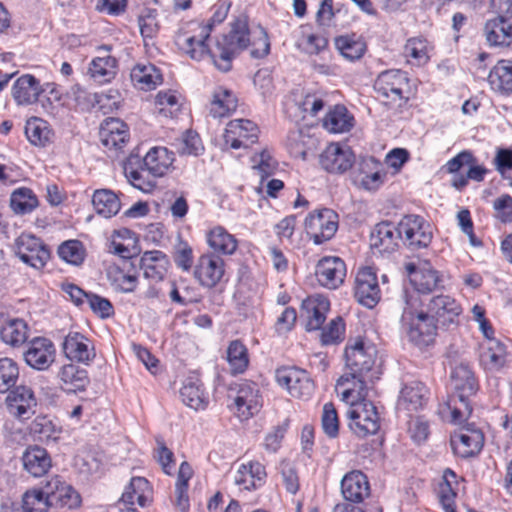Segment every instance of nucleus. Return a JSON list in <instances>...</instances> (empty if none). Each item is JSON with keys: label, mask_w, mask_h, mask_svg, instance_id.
<instances>
[{"label": "nucleus", "mask_w": 512, "mask_h": 512, "mask_svg": "<svg viewBox=\"0 0 512 512\" xmlns=\"http://www.w3.org/2000/svg\"><path fill=\"white\" fill-rule=\"evenodd\" d=\"M174 153L166 147H152L144 157L131 153L123 164L129 183L144 193H151L157 187V178L173 169Z\"/></svg>", "instance_id": "nucleus-1"}, {"label": "nucleus", "mask_w": 512, "mask_h": 512, "mask_svg": "<svg viewBox=\"0 0 512 512\" xmlns=\"http://www.w3.org/2000/svg\"><path fill=\"white\" fill-rule=\"evenodd\" d=\"M231 4L220 1L214 5L213 15L206 24L199 21H190L178 29L174 41L179 50L191 59L200 61L208 52L207 40L216 24L222 23L229 12Z\"/></svg>", "instance_id": "nucleus-2"}, {"label": "nucleus", "mask_w": 512, "mask_h": 512, "mask_svg": "<svg viewBox=\"0 0 512 512\" xmlns=\"http://www.w3.org/2000/svg\"><path fill=\"white\" fill-rule=\"evenodd\" d=\"M401 301L403 305L401 324L407 328L409 340L419 347L432 344L439 324L427 309H423L424 300L415 293L403 290Z\"/></svg>", "instance_id": "nucleus-3"}, {"label": "nucleus", "mask_w": 512, "mask_h": 512, "mask_svg": "<svg viewBox=\"0 0 512 512\" xmlns=\"http://www.w3.org/2000/svg\"><path fill=\"white\" fill-rule=\"evenodd\" d=\"M346 367L349 373L342 375L337 381V387L343 386L350 380H356L360 392L367 389V382H372L376 372L377 349L372 343L361 338L349 340L344 352Z\"/></svg>", "instance_id": "nucleus-4"}, {"label": "nucleus", "mask_w": 512, "mask_h": 512, "mask_svg": "<svg viewBox=\"0 0 512 512\" xmlns=\"http://www.w3.org/2000/svg\"><path fill=\"white\" fill-rule=\"evenodd\" d=\"M249 32L245 22L236 21L232 24L228 34L217 39L215 49H209L208 55L216 68L221 72H228L232 68V60L236 54L249 45Z\"/></svg>", "instance_id": "nucleus-5"}, {"label": "nucleus", "mask_w": 512, "mask_h": 512, "mask_svg": "<svg viewBox=\"0 0 512 512\" xmlns=\"http://www.w3.org/2000/svg\"><path fill=\"white\" fill-rule=\"evenodd\" d=\"M374 89L384 105L399 109L409 100V79L401 70H387L375 80Z\"/></svg>", "instance_id": "nucleus-6"}, {"label": "nucleus", "mask_w": 512, "mask_h": 512, "mask_svg": "<svg viewBox=\"0 0 512 512\" xmlns=\"http://www.w3.org/2000/svg\"><path fill=\"white\" fill-rule=\"evenodd\" d=\"M348 427L358 438L376 434L380 418L375 405L366 400L354 403L347 411Z\"/></svg>", "instance_id": "nucleus-7"}, {"label": "nucleus", "mask_w": 512, "mask_h": 512, "mask_svg": "<svg viewBox=\"0 0 512 512\" xmlns=\"http://www.w3.org/2000/svg\"><path fill=\"white\" fill-rule=\"evenodd\" d=\"M15 255L26 265L41 270L50 259L48 246L30 233H21L14 241Z\"/></svg>", "instance_id": "nucleus-8"}, {"label": "nucleus", "mask_w": 512, "mask_h": 512, "mask_svg": "<svg viewBox=\"0 0 512 512\" xmlns=\"http://www.w3.org/2000/svg\"><path fill=\"white\" fill-rule=\"evenodd\" d=\"M424 306L440 327L452 330L460 324L463 308L453 296L442 293L434 295L427 302L424 301Z\"/></svg>", "instance_id": "nucleus-9"}, {"label": "nucleus", "mask_w": 512, "mask_h": 512, "mask_svg": "<svg viewBox=\"0 0 512 512\" xmlns=\"http://www.w3.org/2000/svg\"><path fill=\"white\" fill-rule=\"evenodd\" d=\"M399 233L404 245L414 251L427 248L433 238L432 227L422 216L406 215L399 222Z\"/></svg>", "instance_id": "nucleus-10"}, {"label": "nucleus", "mask_w": 512, "mask_h": 512, "mask_svg": "<svg viewBox=\"0 0 512 512\" xmlns=\"http://www.w3.org/2000/svg\"><path fill=\"white\" fill-rule=\"evenodd\" d=\"M305 229L314 244H323L335 235L338 229V215L328 208L315 210L306 217Z\"/></svg>", "instance_id": "nucleus-11"}, {"label": "nucleus", "mask_w": 512, "mask_h": 512, "mask_svg": "<svg viewBox=\"0 0 512 512\" xmlns=\"http://www.w3.org/2000/svg\"><path fill=\"white\" fill-rule=\"evenodd\" d=\"M275 378L294 398L309 399L313 394L314 383L304 369L295 366L281 367L276 370Z\"/></svg>", "instance_id": "nucleus-12"}, {"label": "nucleus", "mask_w": 512, "mask_h": 512, "mask_svg": "<svg viewBox=\"0 0 512 512\" xmlns=\"http://www.w3.org/2000/svg\"><path fill=\"white\" fill-rule=\"evenodd\" d=\"M406 270L415 289L413 293L418 296L429 295L445 287L443 274L434 269L428 261H424L419 266L408 263Z\"/></svg>", "instance_id": "nucleus-13"}, {"label": "nucleus", "mask_w": 512, "mask_h": 512, "mask_svg": "<svg viewBox=\"0 0 512 512\" xmlns=\"http://www.w3.org/2000/svg\"><path fill=\"white\" fill-rule=\"evenodd\" d=\"M225 275V261L215 253H204L193 269V277L200 286L207 289L216 287Z\"/></svg>", "instance_id": "nucleus-14"}, {"label": "nucleus", "mask_w": 512, "mask_h": 512, "mask_svg": "<svg viewBox=\"0 0 512 512\" xmlns=\"http://www.w3.org/2000/svg\"><path fill=\"white\" fill-rule=\"evenodd\" d=\"M56 357L54 343L45 337H35L27 343L23 352L25 363L34 370L46 371Z\"/></svg>", "instance_id": "nucleus-15"}, {"label": "nucleus", "mask_w": 512, "mask_h": 512, "mask_svg": "<svg viewBox=\"0 0 512 512\" xmlns=\"http://www.w3.org/2000/svg\"><path fill=\"white\" fill-rule=\"evenodd\" d=\"M223 137L232 149L248 148L257 142L259 128L251 120L234 119L227 124Z\"/></svg>", "instance_id": "nucleus-16"}, {"label": "nucleus", "mask_w": 512, "mask_h": 512, "mask_svg": "<svg viewBox=\"0 0 512 512\" xmlns=\"http://www.w3.org/2000/svg\"><path fill=\"white\" fill-rule=\"evenodd\" d=\"M44 493L51 507L73 509L81 503L79 493L57 475L44 484Z\"/></svg>", "instance_id": "nucleus-17"}, {"label": "nucleus", "mask_w": 512, "mask_h": 512, "mask_svg": "<svg viewBox=\"0 0 512 512\" xmlns=\"http://www.w3.org/2000/svg\"><path fill=\"white\" fill-rule=\"evenodd\" d=\"M354 296L356 300L367 308H373L381 298L376 273L371 267L360 269L356 275Z\"/></svg>", "instance_id": "nucleus-18"}, {"label": "nucleus", "mask_w": 512, "mask_h": 512, "mask_svg": "<svg viewBox=\"0 0 512 512\" xmlns=\"http://www.w3.org/2000/svg\"><path fill=\"white\" fill-rule=\"evenodd\" d=\"M318 283L328 289H337L346 277V264L337 256L322 257L315 269Z\"/></svg>", "instance_id": "nucleus-19"}, {"label": "nucleus", "mask_w": 512, "mask_h": 512, "mask_svg": "<svg viewBox=\"0 0 512 512\" xmlns=\"http://www.w3.org/2000/svg\"><path fill=\"white\" fill-rule=\"evenodd\" d=\"M6 404L11 415L19 420H26L35 414L37 400L30 387L20 385L9 391Z\"/></svg>", "instance_id": "nucleus-20"}, {"label": "nucleus", "mask_w": 512, "mask_h": 512, "mask_svg": "<svg viewBox=\"0 0 512 512\" xmlns=\"http://www.w3.org/2000/svg\"><path fill=\"white\" fill-rule=\"evenodd\" d=\"M453 452L461 458H470L477 455L484 445V434L480 429L464 427L450 440Z\"/></svg>", "instance_id": "nucleus-21"}, {"label": "nucleus", "mask_w": 512, "mask_h": 512, "mask_svg": "<svg viewBox=\"0 0 512 512\" xmlns=\"http://www.w3.org/2000/svg\"><path fill=\"white\" fill-rule=\"evenodd\" d=\"M355 162V156L349 147L338 144L329 145L320 156L321 166L330 173H343Z\"/></svg>", "instance_id": "nucleus-22"}, {"label": "nucleus", "mask_w": 512, "mask_h": 512, "mask_svg": "<svg viewBox=\"0 0 512 512\" xmlns=\"http://www.w3.org/2000/svg\"><path fill=\"white\" fill-rule=\"evenodd\" d=\"M341 493L348 502H363L370 495L367 476L359 470L348 472L341 480Z\"/></svg>", "instance_id": "nucleus-23"}, {"label": "nucleus", "mask_w": 512, "mask_h": 512, "mask_svg": "<svg viewBox=\"0 0 512 512\" xmlns=\"http://www.w3.org/2000/svg\"><path fill=\"white\" fill-rule=\"evenodd\" d=\"M399 240H401L399 225L395 227L388 221L376 224L370 234V246L380 253L395 251Z\"/></svg>", "instance_id": "nucleus-24"}, {"label": "nucleus", "mask_w": 512, "mask_h": 512, "mask_svg": "<svg viewBox=\"0 0 512 512\" xmlns=\"http://www.w3.org/2000/svg\"><path fill=\"white\" fill-rule=\"evenodd\" d=\"M99 135L105 147L120 150L129 139V129L122 120L107 118L100 126Z\"/></svg>", "instance_id": "nucleus-25"}, {"label": "nucleus", "mask_w": 512, "mask_h": 512, "mask_svg": "<svg viewBox=\"0 0 512 512\" xmlns=\"http://www.w3.org/2000/svg\"><path fill=\"white\" fill-rule=\"evenodd\" d=\"M301 308L307 319L306 330L315 331L320 329L325 322L330 302L325 296L318 294L303 300Z\"/></svg>", "instance_id": "nucleus-26"}, {"label": "nucleus", "mask_w": 512, "mask_h": 512, "mask_svg": "<svg viewBox=\"0 0 512 512\" xmlns=\"http://www.w3.org/2000/svg\"><path fill=\"white\" fill-rule=\"evenodd\" d=\"M169 265L168 256L159 250L146 251L139 260L144 277L156 283L165 278Z\"/></svg>", "instance_id": "nucleus-27"}, {"label": "nucleus", "mask_w": 512, "mask_h": 512, "mask_svg": "<svg viewBox=\"0 0 512 512\" xmlns=\"http://www.w3.org/2000/svg\"><path fill=\"white\" fill-rule=\"evenodd\" d=\"M484 35L490 46L509 47L512 44V23L510 18L496 16L486 21Z\"/></svg>", "instance_id": "nucleus-28"}, {"label": "nucleus", "mask_w": 512, "mask_h": 512, "mask_svg": "<svg viewBox=\"0 0 512 512\" xmlns=\"http://www.w3.org/2000/svg\"><path fill=\"white\" fill-rule=\"evenodd\" d=\"M44 92L39 80L30 74L19 77L12 86V97L17 105H31Z\"/></svg>", "instance_id": "nucleus-29"}, {"label": "nucleus", "mask_w": 512, "mask_h": 512, "mask_svg": "<svg viewBox=\"0 0 512 512\" xmlns=\"http://www.w3.org/2000/svg\"><path fill=\"white\" fill-rule=\"evenodd\" d=\"M427 400V387L422 382L414 380L403 386L398 406L408 412H416L425 406Z\"/></svg>", "instance_id": "nucleus-30"}, {"label": "nucleus", "mask_w": 512, "mask_h": 512, "mask_svg": "<svg viewBox=\"0 0 512 512\" xmlns=\"http://www.w3.org/2000/svg\"><path fill=\"white\" fill-rule=\"evenodd\" d=\"M239 416L249 418L259 410V390L253 382L245 381L239 384L237 395L234 399Z\"/></svg>", "instance_id": "nucleus-31"}, {"label": "nucleus", "mask_w": 512, "mask_h": 512, "mask_svg": "<svg viewBox=\"0 0 512 512\" xmlns=\"http://www.w3.org/2000/svg\"><path fill=\"white\" fill-rule=\"evenodd\" d=\"M208 246L212 251L221 256H231L238 248V240L230 234L223 226L217 225L211 228L206 234Z\"/></svg>", "instance_id": "nucleus-32"}, {"label": "nucleus", "mask_w": 512, "mask_h": 512, "mask_svg": "<svg viewBox=\"0 0 512 512\" xmlns=\"http://www.w3.org/2000/svg\"><path fill=\"white\" fill-rule=\"evenodd\" d=\"M63 351L71 359L88 363L95 357L94 348L89 346V340L78 332H70L63 342Z\"/></svg>", "instance_id": "nucleus-33"}, {"label": "nucleus", "mask_w": 512, "mask_h": 512, "mask_svg": "<svg viewBox=\"0 0 512 512\" xmlns=\"http://www.w3.org/2000/svg\"><path fill=\"white\" fill-rule=\"evenodd\" d=\"M24 469L33 477L45 475L51 468V457L43 447L29 446L22 456Z\"/></svg>", "instance_id": "nucleus-34"}, {"label": "nucleus", "mask_w": 512, "mask_h": 512, "mask_svg": "<svg viewBox=\"0 0 512 512\" xmlns=\"http://www.w3.org/2000/svg\"><path fill=\"white\" fill-rule=\"evenodd\" d=\"M180 396L186 406L196 411L204 410L209 402V398L203 388V384L197 376H190L186 378L182 388L180 389Z\"/></svg>", "instance_id": "nucleus-35"}, {"label": "nucleus", "mask_w": 512, "mask_h": 512, "mask_svg": "<svg viewBox=\"0 0 512 512\" xmlns=\"http://www.w3.org/2000/svg\"><path fill=\"white\" fill-rule=\"evenodd\" d=\"M59 378L61 388L68 393L85 391L90 383L87 371L74 364L64 365L59 372Z\"/></svg>", "instance_id": "nucleus-36"}, {"label": "nucleus", "mask_w": 512, "mask_h": 512, "mask_svg": "<svg viewBox=\"0 0 512 512\" xmlns=\"http://www.w3.org/2000/svg\"><path fill=\"white\" fill-rule=\"evenodd\" d=\"M491 88L502 94H512V61L500 60L488 75Z\"/></svg>", "instance_id": "nucleus-37"}, {"label": "nucleus", "mask_w": 512, "mask_h": 512, "mask_svg": "<svg viewBox=\"0 0 512 512\" xmlns=\"http://www.w3.org/2000/svg\"><path fill=\"white\" fill-rule=\"evenodd\" d=\"M451 380L457 396L467 397L474 395L478 384L470 366L465 363L456 365L451 372Z\"/></svg>", "instance_id": "nucleus-38"}, {"label": "nucleus", "mask_w": 512, "mask_h": 512, "mask_svg": "<svg viewBox=\"0 0 512 512\" xmlns=\"http://www.w3.org/2000/svg\"><path fill=\"white\" fill-rule=\"evenodd\" d=\"M150 492V484L146 478L133 477L125 488L120 502L126 507H133L136 499L140 507H145L149 502Z\"/></svg>", "instance_id": "nucleus-39"}, {"label": "nucleus", "mask_w": 512, "mask_h": 512, "mask_svg": "<svg viewBox=\"0 0 512 512\" xmlns=\"http://www.w3.org/2000/svg\"><path fill=\"white\" fill-rule=\"evenodd\" d=\"M29 327L27 323L20 318H14L6 321L0 328L1 340L12 347L23 345L28 339Z\"/></svg>", "instance_id": "nucleus-40"}, {"label": "nucleus", "mask_w": 512, "mask_h": 512, "mask_svg": "<svg viewBox=\"0 0 512 512\" xmlns=\"http://www.w3.org/2000/svg\"><path fill=\"white\" fill-rule=\"evenodd\" d=\"M133 84L141 90H152L162 82V75L152 64H137L131 70Z\"/></svg>", "instance_id": "nucleus-41"}, {"label": "nucleus", "mask_w": 512, "mask_h": 512, "mask_svg": "<svg viewBox=\"0 0 512 512\" xmlns=\"http://www.w3.org/2000/svg\"><path fill=\"white\" fill-rule=\"evenodd\" d=\"M92 204L96 213L104 218L115 216L121 208L118 196L108 189L96 190L92 197Z\"/></svg>", "instance_id": "nucleus-42"}, {"label": "nucleus", "mask_w": 512, "mask_h": 512, "mask_svg": "<svg viewBox=\"0 0 512 512\" xmlns=\"http://www.w3.org/2000/svg\"><path fill=\"white\" fill-rule=\"evenodd\" d=\"M380 163L374 157L364 158L358 163L361 185L367 190H376L383 183L386 173L378 169Z\"/></svg>", "instance_id": "nucleus-43"}, {"label": "nucleus", "mask_w": 512, "mask_h": 512, "mask_svg": "<svg viewBox=\"0 0 512 512\" xmlns=\"http://www.w3.org/2000/svg\"><path fill=\"white\" fill-rule=\"evenodd\" d=\"M481 361L491 371H499L507 361V351L504 343L498 339H489L481 354Z\"/></svg>", "instance_id": "nucleus-44"}, {"label": "nucleus", "mask_w": 512, "mask_h": 512, "mask_svg": "<svg viewBox=\"0 0 512 512\" xmlns=\"http://www.w3.org/2000/svg\"><path fill=\"white\" fill-rule=\"evenodd\" d=\"M236 107L237 99L230 90L224 87L214 90L210 103V114L214 118L225 117L235 111Z\"/></svg>", "instance_id": "nucleus-45"}, {"label": "nucleus", "mask_w": 512, "mask_h": 512, "mask_svg": "<svg viewBox=\"0 0 512 512\" xmlns=\"http://www.w3.org/2000/svg\"><path fill=\"white\" fill-rule=\"evenodd\" d=\"M352 117L342 105H336L323 119V127L331 133H343L352 127Z\"/></svg>", "instance_id": "nucleus-46"}, {"label": "nucleus", "mask_w": 512, "mask_h": 512, "mask_svg": "<svg viewBox=\"0 0 512 512\" xmlns=\"http://www.w3.org/2000/svg\"><path fill=\"white\" fill-rule=\"evenodd\" d=\"M297 47L306 54L319 55L327 49L328 40L321 34L308 32V27L302 26Z\"/></svg>", "instance_id": "nucleus-47"}, {"label": "nucleus", "mask_w": 512, "mask_h": 512, "mask_svg": "<svg viewBox=\"0 0 512 512\" xmlns=\"http://www.w3.org/2000/svg\"><path fill=\"white\" fill-rule=\"evenodd\" d=\"M30 433L41 442H55L60 429L45 415L37 416L30 424Z\"/></svg>", "instance_id": "nucleus-48"}, {"label": "nucleus", "mask_w": 512, "mask_h": 512, "mask_svg": "<svg viewBox=\"0 0 512 512\" xmlns=\"http://www.w3.org/2000/svg\"><path fill=\"white\" fill-rule=\"evenodd\" d=\"M25 134L31 144L40 147H45L50 143L53 135L51 129L47 125V122L38 118L27 121Z\"/></svg>", "instance_id": "nucleus-49"}, {"label": "nucleus", "mask_w": 512, "mask_h": 512, "mask_svg": "<svg viewBox=\"0 0 512 512\" xmlns=\"http://www.w3.org/2000/svg\"><path fill=\"white\" fill-rule=\"evenodd\" d=\"M335 46L348 60L360 59L366 50V44L355 35H342L335 38Z\"/></svg>", "instance_id": "nucleus-50"}, {"label": "nucleus", "mask_w": 512, "mask_h": 512, "mask_svg": "<svg viewBox=\"0 0 512 512\" xmlns=\"http://www.w3.org/2000/svg\"><path fill=\"white\" fill-rule=\"evenodd\" d=\"M117 61L112 56L97 57L92 60L89 72L100 83L109 82L116 74Z\"/></svg>", "instance_id": "nucleus-51"}, {"label": "nucleus", "mask_w": 512, "mask_h": 512, "mask_svg": "<svg viewBox=\"0 0 512 512\" xmlns=\"http://www.w3.org/2000/svg\"><path fill=\"white\" fill-rule=\"evenodd\" d=\"M227 360L232 373H243L249 364L246 346L239 340L232 341L227 349Z\"/></svg>", "instance_id": "nucleus-52"}, {"label": "nucleus", "mask_w": 512, "mask_h": 512, "mask_svg": "<svg viewBox=\"0 0 512 512\" xmlns=\"http://www.w3.org/2000/svg\"><path fill=\"white\" fill-rule=\"evenodd\" d=\"M38 200L32 190L28 188H19L15 190L10 198L11 209L17 214H27L35 209Z\"/></svg>", "instance_id": "nucleus-53"}, {"label": "nucleus", "mask_w": 512, "mask_h": 512, "mask_svg": "<svg viewBox=\"0 0 512 512\" xmlns=\"http://www.w3.org/2000/svg\"><path fill=\"white\" fill-rule=\"evenodd\" d=\"M48 500L44 493V485L40 489L27 490L22 496L23 512H47L51 507Z\"/></svg>", "instance_id": "nucleus-54"}, {"label": "nucleus", "mask_w": 512, "mask_h": 512, "mask_svg": "<svg viewBox=\"0 0 512 512\" xmlns=\"http://www.w3.org/2000/svg\"><path fill=\"white\" fill-rule=\"evenodd\" d=\"M19 378L18 364L11 358H0V393L9 392Z\"/></svg>", "instance_id": "nucleus-55"}, {"label": "nucleus", "mask_w": 512, "mask_h": 512, "mask_svg": "<svg viewBox=\"0 0 512 512\" xmlns=\"http://www.w3.org/2000/svg\"><path fill=\"white\" fill-rule=\"evenodd\" d=\"M57 253L62 260L76 266L82 264L85 258V249L79 240L63 242L58 247Z\"/></svg>", "instance_id": "nucleus-56"}, {"label": "nucleus", "mask_w": 512, "mask_h": 512, "mask_svg": "<svg viewBox=\"0 0 512 512\" xmlns=\"http://www.w3.org/2000/svg\"><path fill=\"white\" fill-rule=\"evenodd\" d=\"M344 334L345 323L342 317L338 316L323 327L320 340L322 345L338 344L343 341Z\"/></svg>", "instance_id": "nucleus-57"}, {"label": "nucleus", "mask_w": 512, "mask_h": 512, "mask_svg": "<svg viewBox=\"0 0 512 512\" xmlns=\"http://www.w3.org/2000/svg\"><path fill=\"white\" fill-rule=\"evenodd\" d=\"M321 425L324 433L331 439L339 434V419L333 403H325L322 410Z\"/></svg>", "instance_id": "nucleus-58"}, {"label": "nucleus", "mask_w": 512, "mask_h": 512, "mask_svg": "<svg viewBox=\"0 0 512 512\" xmlns=\"http://www.w3.org/2000/svg\"><path fill=\"white\" fill-rule=\"evenodd\" d=\"M178 153L197 156L203 151L199 135L191 130L186 131L175 144Z\"/></svg>", "instance_id": "nucleus-59"}, {"label": "nucleus", "mask_w": 512, "mask_h": 512, "mask_svg": "<svg viewBox=\"0 0 512 512\" xmlns=\"http://www.w3.org/2000/svg\"><path fill=\"white\" fill-rule=\"evenodd\" d=\"M50 96L42 100L41 104L45 112L56 120H63L66 116L67 109L65 108L61 95L52 87L49 91Z\"/></svg>", "instance_id": "nucleus-60"}, {"label": "nucleus", "mask_w": 512, "mask_h": 512, "mask_svg": "<svg viewBox=\"0 0 512 512\" xmlns=\"http://www.w3.org/2000/svg\"><path fill=\"white\" fill-rule=\"evenodd\" d=\"M193 249L185 241H179L174 247L173 260L175 265L184 272H189L193 267Z\"/></svg>", "instance_id": "nucleus-61"}, {"label": "nucleus", "mask_w": 512, "mask_h": 512, "mask_svg": "<svg viewBox=\"0 0 512 512\" xmlns=\"http://www.w3.org/2000/svg\"><path fill=\"white\" fill-rule=\"evenodd\" d=\"M86 302L92 312L101 319H107L114 315V307L107 298L90 292Z\"/></svg>", "instance_id": "nucleus-62"}, {"label": "nucleus", "mask_w": 512, "mask_h": 512, "mask_svg": "<svg viewBox=\"0 0 512 512\" xmlns=\"http://www.w3.org/2000/svg\"><path fill=\"white\" fill-rule=\"evenodd\" d=\"M280 472L287 492L296 494L299 490V478L294 465L288 461H282Z\"/></svg>", "instance_id": "nucleus-63"}, {"label": "nucleus", "mask_w": 512, "mask_h": 512, "mask_svg": "<svg viewBox=\"0 0 512 512\" xmlns=\"http://www.w3.org/2000/svg\"><path fill=\"white\" fill-rule=\"evenodd\" d=\"M497 218L502 222H512V196L503 194L493 202Z\"/></svg>", "instance_id": "nucleus-64"}]
</instances>
